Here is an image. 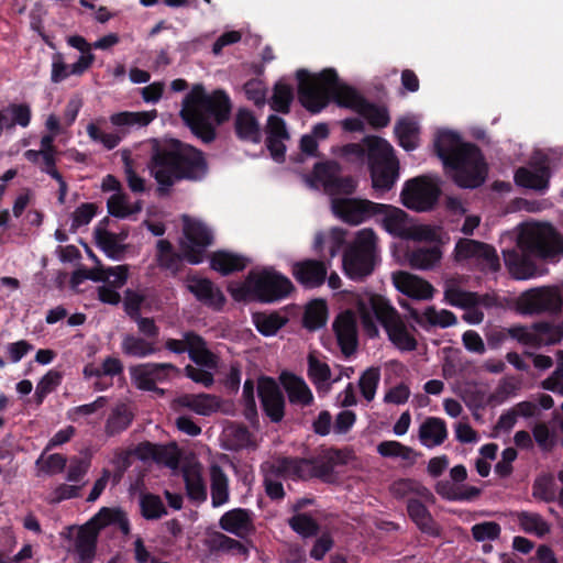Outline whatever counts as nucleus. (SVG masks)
I'll return each instance as SVG.
<instances>
[{
  "mask_svg": "<svg viewBox=\"0 0 563 563\" xmlns=\"http://www.w3.org/2000/svg\"><path fill=\"white\" fill-rule=\"evenodd\" d=\"M151 154L147 168L158 184L161 192L181 179L197 180L207 173V164L201 151L178 140L150 141Z\"/></svg>",
  "mask_w": 563,
  "mask_h": 563,
  "instance_id": "nucleus-1",
  "label": "nucleus"
},
{
  "mask_svg": "<svg viewBox=\"0 0 563 563\" xmlns=\"http://www.w3.org/2000/svg\"><path fill=\"white\" fill-rule=\"evenodd\" d=\"M505 265L516 279L537 275L534 258L555 261L563 255V238L548 223H528L519 236L517 247L503 252Z\"/></svg>",
  "mask_w": 563,
  "mask_h": 563,
  "instance_id": "nucleus-2",
  "label": "nucleus"
},
{
  "mask_svg": "<svg viewBox=\"0 0 563 563\" xmlns=\"http://www.w3.org/2000/svg\"><path fill=\"white\" fill-rule=\"evenodd\" d=\"M231 112V100L224 90L208 93L201 84L194 85L185 96L180 117L190 131L203 142L216 137V124L225 122Z\"/></svg>",
  "mask_w": 563,
  "mask_h": 563,
  "instance_id": "nucleus-3",
  "label": "nucleus"
},
{
  "mask_svg": "<svg viewBox=\"0 0 563 563\" xmlns=\"http://www.w3.org/2000/svg\"><path fill=\"white\" fill-rule=\"evenodd\" d=\"M434 148L448 174L462 188H476L486 178V164L479 148L462 142L459 134L440 132Z\"/></svg>",
  "mask_w": 563,
  "mask_h": 563,
  "instance_id": "nucleus-4",
  "label": "nucleus"
},
{
  "mask_svg": "<svg viewBox=\"0 0 563 563\" xmlns=\"http://www.w3.org/2000/svg\"><path fill=\"white\" fill-rule=\"evenodd\" d=\"M356 309L367 336L375 338L378 335L377 321L383 325L388 339L398 350L410 352L417 349V340L408 330L405 320L385 297L373 292L358 295Z\"/></svg>",
  "mask_w": 563,
  "mask_h": 563,
  "instance_id": "nucleus-5",
  "label": "nucleus"
},
{
  "mask_svg": "<svg viewBox=\"0 0 563 563\" xmlns=\"http://www.w3.org/2000/svg\"><path fill=\"white\" fill-rule=\"evenodd\" d=\"M299 80V100L311 113H319L332 98L340 107L358 111L364 98L353 88L342 85L338 80V74L332 68L323 69L317 75H310L307 70L297 71Z\"/></svg>",
  "mask_w": 563,
  "mask_h": 563,
  "instance_id": "nucleus-6",
  "label": "nucleus"
},
{
  "mask_svg": "<svg viewBox=\"0 0 563 563\" xmlns=\"http://www.w3.org/2000/svg\"><path fill=\"white\" fill-rule=\"evenodd\" d=\"M156 118V110L115 112L109 117V122L114 128L113 131L106 132L103 126L107 120L103 117H99L88 123L86 132L92 142L99 143L110 151L115 148L133 128L147 126Z\"/></svg>",
  "mask_w": 563,
  "mask_h": 563,
  "instance_id": "nucleus-7",
  "label": "nucleus"
},
{
  "mask_svg": "<svg viewBox=\"0 0 563 563\" xmlns=\"http://www.w3.org/2000/svg\"><path fill=\"white\" fill-rule=\"evenodd\" d=\"M349 459L350 451L328 448L311 459L290 457L289 461H282L279 467L288 475H297L299 479L319 478L330 483L334 478V467L346 464Z\"/></svg>",
  "mask_w": 563,
  "mask_h": 563,
  "instance_id": "nucleus-8",
  "label": "nucleus"
},
{
  "mask_svg": "<svg viewBox=\"0 0 563 563\" xmlns=\"http://www.w3.org/2000/svg\"><path fill=\"white\" fill-rule=\"evenodd\" d=\"M377 256V235L373 229L357 231L343 255V268L351 279L362 280L374 271Z\"/></svg>",
  "mask_w": 563,
  "mask_h": 563,
  "instance_id": "nucleus-9",
  "label": "nucleus"
},
{
  "mask_svg": "<svg viewBox=\"0 0 563 563\" xmlns=\"http://www.w3.org/2000/svg\"><path fill=\"white\" fill-rule=\"evenodd\" d=\"M368 164L373 188L388 191L398 178L399 164L391 145L382 137L368 139Z\"/></svg>",
  "mask_w": 563,
  "mask_h": 563,
  "instance_id": "nucleus-10",
  "label": "nucleus"
},
{
  "mask_svg": "<svg viewBox=\"0 0 563 563\" xmlns=\"http://www.w3.org/2000/svg\"><path fill=\"white\" fill-rule=\"evenodd\" d=\"M307 181L313 188H323L331 200L352 195L356 189V180L352 176H342L340 165L333 161L316 164Z\"/></svg>",
  "mask_w": 563,
  "mask_h": 563,
  "instance_id": "nucleus-11",
  "label": "nucleus"
},
{
  "mask_svg": "<svg viewBox=\"0 0 563 563\" xmlns=\"http://www.w3.org/2000/svg\"><path fill=\"white\" fill-rule=\"evenodd\" d=\"M249 283L254 287V299L262 302L278 301L292 290L290 279L273 267L250 271Z\"/></svg>",
  "mask_w": 563,
  "mask_h": 563,
  "instance_id": "nucleus-12",
  "label": "nucleus"
},
{
  "mask_svg": "<svg viewBox=\"0 0 563 563\" xmlns=\"http://www.w3.org/2000/svg\"><path fill=\"white\" fill-rule=\"evenodd\" d=\"M183 221L184 239L180 243L181 256L189 264H199L203 261L207 247L212 244V232L199 220L185 216Z\"/></svg>",
  "mask_w": 563,
  "mask_h": 563,
  "instance_id": "nucleus-13",
  "label": "nucleus"
},
{
  "mask_svg": "<svg viewBox=\"0 0 563 563\" xmlns=\"http://www.w3.org/2000/svg\"><path fill=\"white\" fill-rule=\"evenodd\" d=\"M179 373V368L172 363H145L130 367L131 380L137 389L159 395L164 394V389L158 388L157 384L165 383Z\"/></svg>",
  "mask_w": 563,
  "mask_h": 563,
  "instance_id": "nucleus-14",
  "label": "nucleus"
},
{
  "mask_svg": "<svg viewBox=\"0 0 563 563\" xmlns=\"http://www.w3.org/2000/svg\"><path fill=\"white\" fill-rule=\"evenodd\" d=\"M456 261H468L481 271L497 272L500 268L496 250L483 242L461 239L454 249Z\"/></svg>",
  "mask_w": 563,
  "mask_h": 563,
  "instance_id": "nucleus-15",
  "label": "nucleus"
},
{
  "mask_svg": "<svg viewBox=\"0 0 563 563\" xmlns=\"http://www.w3.org/2000/svg\"><path fill=\"white\" fill-rule=\"evenodd\" d=\"M440 196V189L426 177L407 181L401 191L402 203L416 211H428L433 208Z\"/></svg>",
  "mask_w": 563,
  "mask_h": 563,
  "instance_id": "nucleus-16",
  "label": "nucleus"
},
{
  "mask_svg": "<svg viewBox=\"0 0 563 563\" xmlns=\"http://www.w3.org/2000/svg\"><path fill=\"white\" fill-rule=\"evenodd\" d=\"M336 217L351 225H358L378 214L380 206L367 199L334 198L331 203Z\"/></svg>",
  "mask_w": 563,
  "mask_h": 563,
  "instance_id": "nucleus-17",
  "label": "nucleus"
},
{
  "mask_svg": "<svg viewBox=\"0 0 563 563\" xmlns=\"http://www.w3.org/2000/svg\"><path fill=\"white\" fill-rule=\"evenodd\" d=\"M563 298L556 287H539L523 292L519 305L526 313H556L561 310Z\"/></svg>",
  "mask_w": 563,
  "mask_h": 563,
  "instance_id": "nucleus-18",
  "label": "nucleus"
},
{
  "mask_svg": "<svg viewBox=\"0 0 563 563\" xmlns=\"http://www.w3.org/2000/svg\"><path fill=\"white\" fill-rule=\"evenodd\" d=\"M444 300L453 307L477 306L478 308L492 309L500 306L499 299L495 294L466 291L454 280L445 283Z\"/></svg>",
  "mask_w": 563,
  "mask_h": 563,
  "instance_id": "nucleus-19",
  "label": "nucleus"
},
{
  "mask_svg": "<svg viewBox=\"0 0 563 563\" xmlns=\"http://www.w3.org/2000/svg\"><path fill=\"white\" fill-rule=\"evenodd\" d=\"M332 327L341 352L345 356L352 355L357 347V322L355 313L352 310H345L339 313Z\"/></svg>",
  "mask_w": 563,
  "mask_h": 563,
  "instance_id": "nucleus-20",
  "label": "nucleus"
},
{
  "mask_svg": "<svg viewBox=\"0 0 563 563\" xmlns=\"http://www.w3.org/2000/svg\"><path fill=\"white\" fill-rule=\"evenodd\" d=\"M379 206L380 209L378 214H383L382 225L388 233L399 238H407L410 235L418 239L428 238L426 229H419L411 234L408 223V214L404 210L388 205L379 203Z\"/></svg>",
  "mask_w": 563,
  "mask_h": 563,
  "instance_id": "nucleus-21",
  "label": "nucleus"
},
{
  "mask_svg": "<svg viewBox=\"0 0 563 563\" xmlns=\"http://www.w3.org/2000/svg\"><path fill=\"white\" fill-rule=\"evenodd\" d=\"M307 376L319 394L329 393L332 385L341 380V376L332 377L325 356L317 351L309 352L307 356Z\"/></svg>",
  "mask_w": 563,
  "mask_h": 563,
  "instance_id": "nucleus-22",
  "label": "nucleus"
},
{
  "mask_svg": "<svg viewBox=\"0 0 563 563\" xmlns=\"http://www.w3.org/2000/svg\"><path fill=\"white\" fill-rule=\"evenodd\" d=\"M257 391L266 416L273 422H279L285 415V399L278 385L273 379L262 380Z\"/></svg>",
  "mask_w": 563,
  "mask_h": 563,
  "instance_id": "nucleus-23",
  "label": "nucleus"
},
{
  "mask_svg": "<svg viewBox=\"0 0 563 563\" xmlns=\"http://www.w3.org/2000/svg\"><path fill=\"white\" fill-rule=\"evenodd\" d=\"M181 476L189 500L198 505L205 503L208 498V489L203 477L202 465L197 461L184 464L181 467Z\"/></svg>",
  "mask_w": 563,
  "mask_h": 563,
  "instance_id": "nucleus-24",
  "label": "nucleus"
},
{
  "mask_svg": "<svg viewBox=\"0 0 563 563\" xmlns=\"http://www.w3.org/2000/svg\"><path fill=\"white\" fill-rule=\"evenodd\" d=\"M393 280L397 290L412 299L429 300L433 297V286L421 277L407 272H398L394 274Z\"/></svg>",
  "mask_w": 563,
  "mask_h": 563,
  "instance_id": "nucleus-25",
  "label": "nucleus"
},
{
  "mask_svg": "<svg viewBox=\"0 0 563 563\" xmlns=\"http://www.w3.org/2000/svg\"><path fill=\"white\" fill-rule=\"evenodd\" d=\"M291 273L303 287L317 288L327 279L328 267L322 261L306 260L295 263Z\"/></svg>",
  "mask_w": 563,
  "mask_h": 563,
  "instance_id": "nucleus-26",
  "label": "nucleus"
},
{
  "mask_svg": "<svg viewBox=\"0 0 563 563\" xmlns=\"http://www.w3.org/2000/svg\"><path fill=\"white\" fill-rule=\"evenodd\" d=\"M187 287L200 302L214 310H221L225 303L221 289L208 278L192 277L188 280Z\"/></svg>",
  "mask_w": 563,
  "mask_h": 563,
  "instance_id": "nucleus-27",
  "label": "nucleus"
},
{
  "mask_svg": "<svg viewBox=\"0 0 563 563\" xmlns=\"http://www.w3.org/2000/svg\"><path fill=\"white\" fill-rule=\"evenodd\" d=\"M219 526L239 538H246L254 531L252 512L244 508H234L224 512L219 520Z\"/></svg>",
  "mask_w": 563,
  "mask_h": 563,
  "instance_id": "nucleus-28",
  "label": "nucleus"
},
{
  "mask_svg": "<svg viewBox=\"0 0 563 563\" xmlns=\"http://www.w3.org/2000/svg\"><path fill=\"white\" fill-rule=\"evenodd\" d=\"M91 67L90 56L78 57L73 64H67L64 55L59 52L52 56L51 81L59 84L70 76H81Z\"/></svg>",
  "mask_w": 563,
  "mask_h": 563,
  "instance_id": "nucleus-29",
  "label": "nucleus"
},
{
  "mask_svg": "<svg viewBox=\"0 0 563 563\" xmlns=\"http://www.w3.org/2000/svg\"><path fill=\"white\" fill-rule=\"evenodd\" d=\"M210 497L213 508H219L230 501V479L224 470L212 462L208 467Z\"/></svg>",
  "mask_w": 563,
  "mask_h": 563,
  "instance_id": "nucleus-30",
  "label": "nucleus"
},
{
  "mask_svg": "<svg viewBox=\"0 0 563 563\" xmlns=\"http://www.w3.org/2000/svg\"><path fill=\"white\" fill-rule=\"evenodd\" d=\"M409 313L411 319L426 330L435 327L444 329L457 323V318L452 311L438 310L434 306L427 307L422 312L410 309Z\"/></svg>",
  "mask_w": 563,
  "mask_h": 563,
  "instance_id": "nucleus-31",
  "label": "nucleus"
},
{
  "mask_svg": "<svg viewBox=\"0 0 563 563\" xmlns=\"http://www.w3.org/2000/svg\"><path fill=\"white\" fill-rule=\"evenodd\" d=\"M289 139L285 121L277 115H269L267 121L266 146L276 162L285 157L286 146L284 142Z\"/></svg>",
  "mask_w": 563,
  "mask_h": 563,
  "instance_id": "nucleus-32",
  "label": "nucleus"
},
{
  "mask_svg": "<svg viewBox=\"0 0 563 563\" xmlns=\"http://www.w3.org/2000/svg\"><path fill=\"white\" fill-rule=\"evenodd\" d=\"M289 460L290 457H277L263 466L265 492L272 499H282L285 495L284 487L279 478L299 479L297 475H288L279 467V463L282 461Z\"/></svg>",
  "mask_w": 563,
  "mask_h": 563,
  "instance_id": "nucleus-33",
  "label": "nucleus"
},
{
  "mask_svg": "<svg viewBox=\"0 0 563 563\" xmlns=\"http://www.w3.org/2000/svg\"><path fill=\"white\" fill-rule=\"evenodd\" d=\"M280 379L290 404L300 407H308L313 404V394L302 377L287 373L283 374Z\"/></svg>",
  "mask_w": 563,
  "mask_h": 563,
  "instance_id": "nucleus-34",
  "label": "nucleus"
},
{
  "mask_svg": "<svg viewBox=\"0 0 563 563\" xmlns=\"http://www.w3.org/2000/svg\"><path fill=\"white\" fill-rule=\"evenodd\" d=\"M175 404L200 416H210L220 408V399L210 394H185L176 398Z\"/></svg>",
  "mask_w": 563,
  "mask_h": 563,
  "instance_id": "nucleus-35",
  "label": "nucleus"
},
{
  "mask_svg": "<svg viewBox=\"0 0 563 563\" xmlns=\"http://www.w3.org/2000/svg\"><path fill=\"white\" fill-rule=\"evenodd\" d=\"M418 438L426 448L441 445L448 438L445 421L438 417L427 418L419 427Z\"/></svg>",
  "mask_w": 563,
  "mask_h": 563,
  "instance_id": "nucleus-36",
  "label": "nucleus"
},
{
  "mask_svg": "<svg viewBox=\"0 0 563 563\" xmlns=\"http://www.w3.org/2000/svg\"><path fill=\"white\" fill-rule=\"evenodd\" d=\"M117 526L123 534L130 533V522L126 514L118 508H101L87 523L88 527L96 529L97 533L108 526Z\"/></svg>",
  "mask_w": 563,
  "mask_h": 563,
  "instance_id": "nucleus-37",
  "label": "nucleus"
},
{
  "mask_svg": "<svg viewBox=\"0 0 563 563\" xmlns=\"http://www.w3.org/2000/svg\"><path fill=\"white\" fill-rule=\"evenodd\" d=\"M121 351L124 355L136 358H145L159 351L155 341L136 334H124L121 342Z\"/></svg>",
  "mask_w": 563,
  "mask_h": 563,
  "instance_id": "nucleus-38",
  "label": "nucleus"
},
{
  "mask_svg": "<svg viewBox=\"0 0 563 563\" xmlns=\"http://www.w3.org/2000/svg\"><path fill=\"white\" fill-rule=\"evenodd\" d=\"M435 492L451 501H471L481 495L482 489L476 486L456 485L450 481H440L435 485Z\"/></svg>",
  "mask_w": 563,
  "mask_h": 563,
  "instance_id": "nucleus-39",
  "label": "nucleus"
},
{
  "mask_svg": "<svg viewBox=\"0 0 563 563\" xmlns=\"http://www.w3.org/2000/svg\"><path fill=\"white\" fill-rule=\"evenodd\" d=\"M377 453L385 459H399L405 466H412L420 453L395 440L382 441L376 446Z\"/></svg>",
  "mask_w": 563,
  "mask_h": 563,
  "instance_id": "nucleus-40",
  "label": "nucleus"
},
{
  "mask_svg": "<svg viewBox=\"0 0 563 563\" xmlns=\"http://www.w3.org/2000/svg\"><path fill=\"white\" fill-rule=\"evenodd\" d=\"M134 413L129 405L118 404L112 408L104 424L107 437H115L125 431L132 423Z\"/></svg>",
  "mask_w": 563,
  "mask_h": 563,
  "instance_id": "nucleus-41",
  "label": "nucleus"
},
{
  "mask_svg": "<svg viewBox=\"0 0 563 563\" xmlns=\"http://www.w3.org/2000/svg\"><path fill=\"white\" fill-rule=\"evenodd\" d=\"M235 133L242 141L260 143L262 133L257 120L249 110L241 109L234 119Z\"/></svg>",
  "mask_w": 563,
  "mask_h": 563,
  "instance_id": "nucleus-42",
  "label": "nucleus"
},
{
  "mask_svg": "<svg viewBox=\"0 0 563 563\" xmlns=\"http://www.w3.org/2000/svg\"><path fill=\"white\" fill-rule=\"evenodd\" d=\"M189 344V358L197 365L208 369L218 367V357L207 347L206 341L199 334H189L187 336Z\"/></svg>",
  "mask_w": 563,
  "mask_h": 563,
  "instance_id": "nucleus-43",
  "label": "nucleus"
},
{
  "mask_svg": "<svg viewBox=\"0 0 563 563\" xmlns=\"http://www.w3.org/2000/svg\"><path fill=\"white\" fill-rule=\"evenodd\" d=\"M550 172L548 167L529 169L520 167L515 174V181L518 186L543 191L549 186Z\"/></svg>",
  "mask_w": 563,
  "mask_h": 563,
  "instance_id": "nucleus-44",
  "label": "nucleus"
},
{
  "mask_svg": "<svg viewBox=\"0 0 563 563\" xmlns=\"http://www.w3.org/2000/svg\"><path fill=\"white\" fill-rule=\"evenodd\" d=\"M247 260L241 255L218 251L210 257V266L212 269L222 275H229L234 272H241L246 267Z\"/></svg>",
  "mask_w": 563,
  "mask_h": 563,
  "instance_id": "nucleus-45",
  "label": "nucleus"
},
{
  "mask_svg": "<svg viewBox=\"0 0 563 563\" xmlns=\"http://www.w3.org/2000/svg\"><path fill=\"white\" fill-rule=\"evenodd\" d=\"M98 533L96 529L82 527L75 540V551L78 555L80 563H90L96 553Z\"/></svg>",
  "mask_w": 563,
  "mask_h": 563,
  "instance_id": "nucleus-46",
  "label": "nucleus"
},
{
  "mask_svg": "<svg viewBox=\"0 0 563 563\" xmlns=\"http://www.w3.org/2000/svg\"><path fill=\"white\" fill-rule=\"evenodd\" d=\"M390 492L396 498H415L420 497L422 499L432 498L431 492L423 486L420 482L411 478H401L394 482L390 486Z\"/></svg>",
  "mask_w": 563,
  "mask_h": 563,
  "instance_id": "nucleus-47",
  "label": "nucleus"
},
{
  "mask_svg": "<svg viewBox=\"0 0 563 563\" xmlns=\"http://www.w3.org/2000/svg\"><path fill=\"white\" fill-rule=\"evenodd\" d=\"M516 518L520 529L526 533L542 538L551 531V525L540 514L520 511L516 514Z\"/></svg>",
  "mask_w": 563,
  "mask_h": 563,
  "instance_id": "nucleus-48",
  "label": "nucleus"
},
{
  "mask_svg": "<svg viewBox=\"0 0 563 563\" xmlns=\"http://www.w3.org/2000/svg\"><path fill=\"white\" fill-rule=\"evenodd\" d=\"M533 347L553 345L563 339V327L550 322H538L533 325Z\"/></svg>",
  "mask_w": 563,
  "mask_h": 563,
  "instance_id": "nucleus-49",
  "label": "nucleus"
},
{
  "mask_svg": "<svg viewBox=\"0 0 563 563\" xmlns=\"http://www.w3.org/2000/svg\"><path fill=\"white\" fill-rule=\"evenodd\" d=\"M441 252L438 246L418 247L407 255L409 265L416 269H431L441 260Z\"/></svg>",
  "mask_w": 563,
  "mask_h": 563,
  "instance_id": "nucleus-50",
  "label": "nucleus"
},
{
  "mask_svg": "<svg viewBox=\"0 0 563 563\" xmlns=\"http://www.w3.org/2000/svg\"><path fill=\"white\" fill-rule=\"evenodd\" d=\"M107 207L111 216L121 219L139 213L142 210L139 201L132 203L129 197L123 194H113L108 199Z\"/></svg>",
  "mask_w": 563,
  "mask_h": 563,
  "instance_id": "nucleus-51",
  "label": "nucleus"
},
{
  "mask_svg": "<svg viewBox=\"0 0 563 563\" xmlns=\"http://www.w3.org/2000/svg\"><path fill=\"white\" fill-rule=\"evenodd\" d=\"M395 134L399 145L406 151H412L418 146V124L410 119H401L395 125Z\"/></svg>",
  "mask_w": 563,
  "mask_h": 563,
  "instance_id": "nucleus-52",
  "label": "nucleus"
},
{
  "mask_svg": "<svg viewBox=\"0 0 563 563\" xmlns=\"http://www.w3.org/2000/svg\"><path fill=\"white\" fill-rule=\"evenodd\" d=\"M253 319L257 331L266 336L276 334L277 331L287 322V318L277 312L256 313Z\"/></svg>",
  "mask_w": 563,
  "mask_h": 563,
  "instance_id": "nucleus-53",
  "label": "nucleus"
},
{
  "mask_svg": "<svg viewBox=\"0 0 563 563\" xmlns=\"http://www.w3.org/2000/svg\"><path fill=\"white\" fill-rule=\"evenodd\" d=\"M407 511L411 520L424 532H430L433 520L427 507L417 498H409Z\"/></svg>",
  "mask_w": 563,
  "mask_h": 563,
  "instance_id": "nucleus-54",
  "label": "nucleus"
},
{
  "mask_svg": "<svg viewBox=\"0 0 563 563\" xmlns=\"http://www.w3.org/2000/svg\"><path fill=\"white\" fill-rule=\"evenodd\" d=\"M357 113L375 129L385 128L390 121L388 111L385 108L369 103L366 100H364Z\"/></svg>",
  "mask_w": 563,
  "mask_h": 563,
  "instance_id": "nucleus-55",
  "label": "nucleus"
},
{
  "mask_svg": "<svg viewBox=\"0 0 563 563\" xmlns=\"http://www.w3.org/2000/svg\"><path fill=\"white\" fill-rule=\"evenodd\" d=\"M56 152H36L35 150H27L24 153V157L33 164H38L41 170L53 178L60 174L56 169Z\"/></svg>",
  "mask_w": 563,
  "mask_h": 563,
  "instance_id": "nucleus-56",
  "label": "nucleus"
},
{
  "mask_svg": "<svg viewBox=\"0 0 563 563\" xmlns=\"http://www.w3.org/2000/svg\"><path fill=\"white\" fill-rule=\"evenodd\" d=\"M142 516L147 520H156L167 514V509L161 497L153 494H144L140 499Z\"/></svg>",
  "mask_w": 563,
  "mask_h": 563,
  "instance_id": "nucleus-57",
  "label": "nucleus"
},
{
  "mask_svg": "<svg viewBox=\"0 0 563 563\" xmlns=\"http://www.w3.org/2000/svg\"><path fill=\"white\" fill-rule=\"evenodd\" d=\"M292 99V88L287 84L277 82L274 87V93L269 103L273 110L282 113H288Z\"/></svg>",
  "mask_w": 563,
  "mask_h": 563,
  "instance_id": "nucleus-58",
  "label": "nucleus"
},
{
  "mask_svg": "<svg viewBox=\"0 0 563 563\" xmlns=\"http://www.w3.org/2000/svg\"><path fill=\"white\" fill-rule=\"evenodd\" d=\"M224 434L230 450L244 449L252 443V434L247 428L243 426H230L225 429Z\"/></svg>",
  "mask_w": 563,
  "mask_h": 563,
  "instance_id": "nucleus-59",
  "label": "nucleus"
},
{
  "mask_svg": "<svg viewBox=\"0 0 563 563\" xmlns=\"http://www.w3.org/2000/svg\"><path fill=\"white\" fill-rule=\"evenodd\" d=\"M379 380L380 371L377 367H369L361 375L358 387L362 396L367 401H372L375 398Z\"/></svg>",
  "mask_w": 563,
  "mask_h": 563,
  "instance_id": "nucleus-60",
  "label": "nucleus"
},
{
  "mask_svg": "<svg viewBox=\"0 0 563 563\" xmlns=\"http://www.w3.org/2000/svg\"><path fill=\"white\" fill-rule=\"evenodd\" d=\"M63 375L56 369L48 371L37 383L35 398L37 404H42L44 398L60 385Z\"/></svg>",
  "mask_w": 563,
  "mask_h": 563,
  "instance_id": "nucleus-61",
  "label": "nucleus"
},
{
  "mask_svg": "<svg viewBox=\"0 0 563 563\" xmlns=\"http://www.w3.org/2000/svg\"><path fill=\"white\" fill-rule=\"evenodd\" d=\"M98 276L91 277L92 280H107L114 288H121L128 279V266L119 265L115 267H108L98 269Z\"/></svg>",
  "mask_w": 563,
  "mask_h": 563,
  "instance_id": "nucleus-62",
  "label": "nucleus"
},
{
  "mask_svg": "<svg viewBox=\"0 0 563 563\" xmlns=\"http://www.w3.org/2000/svg\"><path fill=\"white\" fill-rule=\"evenodd\" d=\"M325 306L320 302L310 303L303 314V325L309 330H318L325 324Z\"/></svg>",
  "mask_w": 563,
  "mask_h": 563,
  "instance_id": "nucleus-63",
  "label": "nucleus"
},
{
  "mask_svg": "<svg viewBox=\"0 0 563 563\" xmlns=\"http://www.w3.org/2000/svg\"><path fill=\"white\" fill-rule=\"evenodd\" d=\"M501 528L495 521H484L472 527V536L478 541H494L499 538Z\"/></svg>",
  "mask_w": 563,
  "mask_h": 563,
  "instance_id": "nucleus-64",
  "label": "nucleus"
}]
</instances>
